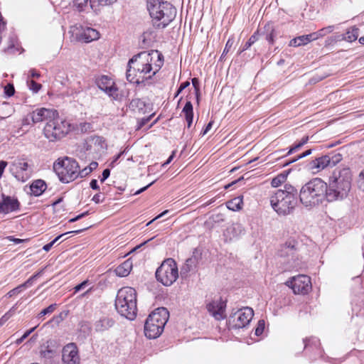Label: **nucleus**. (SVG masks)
<instances>
[{
	"instance_id": "11",
	"label": "nucleus",
	"mask_w": 364,
	"mask_h": 364,
	"mask_svg": "<svg viewBox=\"0 0 364 364\" xmlns=\"http://www.w3.org/2000/svg\"><path fill=\"white\" fill-rule=\"evenodd\" d=\"M253 316L254 311L250 307L239 309L229 317V328L232 329L245 328L250 323Z\"/></svg>"
},
{
	"instance_id": "58",
	"label": "nucleus",
	"mask_w": 364,
	"mask_h": 364,
	"mask_svg": "<svg viewBox=\"0 0 364 364\" xmlns=\"http://www.w3.org/2000/svg\"><path fill=\"white\" fill-rule=\"evenodd\" d=\"M6 239L9 241H12L16 245H18V244H20V243H22V242L26 241V240L16 238L14 236H9L6 237Z\"/></svg>"
},
{
	"instance_id": "20",
	"label": "nucleus",
	"mask_w": 364,
	"mask_h": 364,
	"mask_svg": "<svg viewBox=\"0 0 364 364\" xmlns=\"http://www.w3.org/2000/svg\"><path fill=\"white\" fill-rule=\"evenodd\" d=\"M225 307L226 301H223L221 299L213 301L206 306L208 311L218 321L225 318Z\"/></svg>"
},
{
	"instance_id": "13",
	"label": "nucleus",
	"mask_w": 364,
	"mask_h": 364,
	"mask_svg": "<svg viewBox=\"0 0 364 364\" xmlns=\"http://www.w3.org/2000/svg\"><path fill=\"white\" fill-rule=\"evenodd\" d=\"M70 33L75 36L77 41L90 43L100 38V33L90 27H83L82 25H75L70 28Z\"/></svg>"
},
{
	"instance_id": "63",
	"label": "nucleus",
	"mask_w": 364,
	"mask_h": 364,
	"mask_svg": "<svg viewBox=\"0 0 364 364\" xmlns=\"http://www.w3.org/2000/svg\"><path fill=\"white\" fill-rule=\"evenodd\" d=\"M192 85L195 87L196 93V95L198 96V93H199V87H198L199 82L196 77H193L192 79Z\"/></svg>"
},
{
	"instance_id": "32",
	"label": "nucleus",
	"mask_w": 364,
	"mask_h": 364,
	"mask_svg": "<svg viewBox=\"0 0 364 364\" xmlns=\"http://www.w3.org/2000/svg\"><path fill=\"white\" fill-rule=\"evenodd\" d=\"M151 63L159 68L163 66L164 56L158 50L151 51Z\"/></svg>"
},
{
	"instance_id": "50",
	"label": "nucleus",
	"mask_w": 364,
	"mask_h": 364,
	"mask_svg": "<svg viewBox=\"0 0 364 364\" xmlns=\"http://www.w3.org/2000/svg\"><path fill=\"white\" fill-rule=\"evenodd\" d=\"M14 92H15V90H14V87L12 84H7L5 87H4V94L5 95H6L7 97H11L14 95Z\"/></svg>"
},
{
	"instance_id": "22",
	"label": "nucleus",
	"mask_w": 364,
	"mask_h": 364,
	"mask_svg": "<svg viewBox=\"0 0 364 364\" xmlns=\"http://www.w3.org/2000/svg\"><path fill=\"white\" fill-rule=\"evenodd\" d=\"M152 70H127L126 77L127 80L134 84L143 83L147 78L145 74L150 73Z\"/></svg>"
},
{
	"instance_id": "49",
	"label": "nucleus",
	"mask_w": 364,
	"mask_h": 364,
	"mask_svg": "<svg viewBox=\"0 0 364 364\" xmlns=\"http://www.w3.org/2000/svg\"><path fill=\"white\" fill-rule=\"evenodd\" d=\"M357 185L358 188L364 192V169L358 175Z\"/></svg>"
},
{
	"instance_id": "24",
	"label": "nucleus",
	"mask_w": 364,
	"mask_h": 364,
	"mask_svg": "<svg viewBox=\"0 0 364 364\" xmlns=\"http://www.w3.org/2000/svg\"><path fill=\"white\" fill-rule=\"evenodd\" d=\"M114 323L115 321L112 317L103 316L95 322L94 328L96 332H104L112 328Z\"/></svg>"
},
{
	"instance_id": "47",
	"label": "nucleus",
	"mask_w": 364,
	"mask_h": 364,
	"mask_svg": "<svg viewBox=\"0 0 364 364\" xmlns=\"http://www.w3.org/2000/svg\"><path fill=\"white\" fill-rule=\"evenodd\" d=\"M265 323L264 320H259L257 323V326L255 328V334L256 336H260L262 334L264 330Z\"/></svg>"
},
{
	"instance_id": "6",
	"label": "nucleus",
	"mask_w": 364,
	"mask_h": 364,
	"mask_svg": "<svg viewBox=\"0 0 364 364\" xmlns=\"http://www.w3.org/2000/svg\"><path fill=\"white\" fill-rule=\"evenodd\" d=\"M169 318L167 309L160 307L152 311L144 323V334L149 339L158 338L164 331Z\"/></svg>"
},
{
	"instance_id": "26",
	"label": "nucleus",
	"mask_w": 364,
	"mask_h": 364,
	"mask_svg": "<svg viewBox=\"0 0 364 364\" xmlns=\"http://www.w3.org/2000/svg\"><path fill=\"white\" fill-rule=\"evenodd\" d=\"M359 35V29L355 26L347 30L345 34H339L336 36V41H346L348 42H353L357 40Z\"/></svg>"
},
{
	"instance_id": "12",
	"label": "nucleus",
	"mask_w": 364,
	"mask_h": 364,
	"mask_svg": "<svg viewBox=\"0 0 364 364\" xmlns=\"http://www.w3.org/2000/svg\"><path fill=\"white\" fill-rule=\"evenodd\" d=\"M286 284L292 289L296 294H306L311 289V282L309 277L299 274L291 277Z\"/></svg>"
},
{
	"instance_id": "53",
	"label": "nucleus",
	"mask_w": 364,
	"mask_h": 364,
	"mask_svg": "<svg viewBox=\"0 0 364 364\" xmlns=\"http://www.w3.org/2000/svg\"><path fill=\"white\" fill-rule=\"evenodd\" d=\"M92 171L89 167L86 166L82 170H77V178H84L88 176Z\"/></svg>"
},
{
	"instance_id": "41",
	"label": "nucleus",
	"mask_w": 364,
	"mask_h": 364,
	"mask_svg": "<svg viewBox=\"0 0 364 364\" xmlns=\"http://www.w3.org/2000/svg\"><path fill=\"white\" fill-rule=\"evenodd\" d=\"M154 115V113L150 114L149 117H143V118H141V119H139L137 120V126H136V129H141L144 126H145L150 120L153 117V116Z\"/></svg>"
},
{
	"instance_id": "16",
	"label": "nucleus",
	"mask_w": 364,
	"mask_h": 364,
	"mask_svg": "<svg viewBox=\"0 0 364 364\" xmlns=\"http://www.w3.org/2000/svg\"><path fill=\"white\" fill-rule=\"evenodd\" d=\"M28 168V164L26 161L23 159H18L12 163L10 171L18 181L25 182L31 177Z\"/></svg>"
},
{
	"instance_id": "31",
	"label": "nucleus",
	"mask_w": 364,
	"mask_h": 364,
	"mask_svg": "<svg viewBox=\"0 0 364 364\" xmlns=\"http://www.w3.org/2000/svg\"><path fill=\"white\" fill-rule=\"evenodd\" d=\"M117 0H91L90 9L97 11L102 6L110 5L114 3Z\"/></svg>"
},
{
	"instance_id": "51",
	"label": "nucleus",
	"mask_w": 364,
	"mask_h": 364,
	"mask_svg": "<svg viewBox=\"0 0 364 364\" xmlns=\"http://www.w3.org/2000/svg\"><path fill=\"white\" fill-rule=\"evenodd\" d=\"M23 289H24V288L23 287V286L21 284H20L18 287H16V288H14L13 289L10 290L7 293L6 296L8 297H12L13 296L21 293Z\"/></svg>"
},
{
	"instance_id": "42",
	"label": "nucleus",
	"mask_w": 364,
	"mask_h": 364,
	"mask_svg": "<svg viewBox=\"0 0 364 364\" xmlns=\"http://www.w3.org/2000/svg\"><path fill=\"white\" fill-rule=\"evenodd\" d=\"M78 129L82 133H87L92 131V125L89 122H82L79 124Z\"/></svg>"
},
{
	"instance_id": "60",
	"label": "nucleus",
	"mask_w": 364,
	"mask_h": 364,
	"mask_svg": "<svg viewBox=\"0 0 364 364\" xmlns=\"http://www.w3.org/2000/svg\"><path fill=\"white\" fill-rule=\"evenodd\" d=\"M328 75V74L327 75H318V77H312L310 80H309V82L310 83H312V84H314V83H316L321 80H322L323 79H324L326 77H327Z\"/></svg>"
},
{
	"instance_id": "55",
	"label": "nucleus",
	"mask_w": 364,
	"mask_h": 364,
	"mask_svg": "<svg viewBox=\"0 0 364 364\" xmlns=\"http://www.w3.org/2000/svg\"><path fill=\"white\" fill-rule=\"evenodd\" d=\"M105 200V198L102 197V195L100 193L95 194L92 198V200L95 202V203H102Z\"/></svg>"
},
{
	"instance_id": "17",
	"label": "nucleus",
	"mask_w": 364,
	"mask_h": 364,
	"mask_svg": "<svg viewBox=\"0 0 364 364\" xmlns=\"http://www.w3.org/2000/svg\"><path fill=\"white\" fill-rule=\"evenodd\" d=\"M62 360L65 364H80L79 351L75 343H70L63 347Z\"/></svg>"
},
{
	"instance_id": "37",
	"label": "nucleus",
	"mask_w": 364,
	"mask_h": 364,
	"mask_svg": "<svg viewBox=\"0 0 364 364\" xmlns=\"http://www.w3.org/2000/svg\"><path fill=\"white\" fill-rule=\"evenodd\" d=\"M196 258L191 257L186 259L185 265L182 267L181 272L185 271L186 272H190L193 269V267L196 266Z\"/></svg>"
},
{
	"instance_id": "2",
	"label": "nucleus",
	"mask_w": 364,
	"mask_h": 364,
	"mask_svg": "<svg viewBox=\"0 0 364 364\" xmlns=\"http://www.w3.org/2000/svg\"><path fill=\"white\" fill-rule=\"evenodd\" d=\"M328 185L322 179L315 178L305 183L299 192V200L301 204L312 208L318 205L325 199L327 200Z\"/></svg>"
},
{
	"instance_id": "44",
	"label": "nucleus",
	"mask_w": 364,
	"mask_h": 364,
	"mask_svg": "<svg viewBox=\"0 0 364 364\" xmlns=\"http://www.w3.org/2000/svg\"><path fill=\"white\" fill-rule=\"evenodd\" d=\"M28 84L30 90H32L34 93H37L42 87L40 83L36 82L33 80H28Z\"/></svg>"
},
{
	"instance_id": "62",
	"label": "nucleus",
	"mask_w": 364,
	"mask_h": 364,
	"mask_svg": "<svg viewBox=\"0 0 364 364\" xmlns=\"http://www.w3.org/2000/svg\"><path fill=\"white\" fill-rule=\"evenodd\" d=\"M34 280H35L34 278L31 276L24 283L21 284V285L23 286V287L24 289H26L27 287H31L33 284Z\"/></svg>"
},
{
	"instance_id": "38",
	"label": "nucleus",
	"mask_w": 364,
	"mask_h": 364,
	"mask_svg": "<svg viewBox=\"0 0 364 364\" xmlns=\"http://www.w3.org/2000/svg\"><path fill=\"white\" fill-rule=\"evenodd\" d=\"M56 307H57V304H50V306H48L47 308L43 309L38 315H37V318L38 319H41L42 318L43 316H45L46 315H48V314H52L55 309H56Z\"/></svg>"
},
{
	"instance_id": "1",
	"label": "nucleus",
	"mask_w": 364,
	"mask_h": 364,
	"mask_svg": "<svg viewBox=\"0 0 364 364\" xmlns=\"http://www.w3.org/2000/svg\"><path fill=\"white\" fill-rule=\"evenodd\" d=\"M352 174L350 168H336L329 178L327 201L333 202L346 198L351 188Z\"/></svg>"
},
{
	"instance_id": "29",
	"label": "nucleus",
	"mask_w": 364,
	"mask_h": 364,
	"mask_svg": "<svg viewBox=\"0 0 364 364\" xmlns=\"http://www.w3.org/2000/svg\"><path fill=\"white\" fill-rule=\"evenodd\" d=\"M146 102L139 98L132 99L129 103V108L139 114L146 112Z\"/></svg>"
},
{
	"instance_id": "33",
	"label": "nucleus",
	"mask_w": 364,
	"mask_h": 364,
	"mask_svg": "<svg viewBox=\"0 0 364 364\" xmlns=\"http://www.w3.org/2000/svg\"><path fill=\"white\" fill-rule=\"evenodd\" d=\"M309 43L308 36L306 35L300 36L291 39L289 43V46L299 47Z\"/></svg>"
},
{
	"instance_id": "48",
	"label": "nucleus",
	"mask_w": 364,
	"mask_h": 364,
	"mask_svg": "<svg viewBox=\"0 0 364 364\" xmlns=\"http://www.w3.org/2000/svg\"><path fill=\"white\" fill-rule=\"evenodd\" d=\"M335 28L334 26H328L327 27L323 28L318 30V35H320L321 38L325 36L328 33H330L333 31Z\"/></svg>"
},
{
	"instance_id": "36",
	"label": "nucleus",
	"mask_w": 364,
	"mask_h": 364,
	"mask_svg": "<svg viewBox=\"0 0 364 364\" xmlns=\"http://www.w3.org/2000/svg\"><path fill=\"white\" fill-rule=\"evenodd\" d=\"M258 36L259 31H257L255 33H254L253 35L250 36L248 41L245 43V45L242 47V49L241 50V52L250 48L251 46L253 45L258 40Z\"/></svg>"
},
{
	"instance_id": "40",
	"label": "nucleus",
	"mask_w": 364,
	"mask_h": 364,
	"mask_svg": "<svg viewBox=\"0 0 364 364\" xmlns=\"http://www.w3.org/2000/svg\"><path fill=\"white\" fill-rule=\"evenodd\" d=\"M234 42L235 41H234L233 38H230L228 40V41L225 44V48L223 50V52L220 56V60H222L225 58V55L230 50L231 48L232 47V46L234 44Z\"/></svg>"
},
{
	"instance_id": "23",
	"label": "nucleus",
	"mask_w": 364,
	"mask_h": 364,
	"mask_svg": "<svg viewBox=\"0 0 364 364\" xmlns=\"http://www.w3.org/2000/svg\"><path fill=\"white\" fill-rule=\"evenodd\" d=\"M328 166H330L329 155H324L315 159L309 164V168L312 171L313 173H318Z\"/></svg>"
},
{
	"instance_id": "56",
	"label": "nucleus",
	"mask_w": 364,
	"mask_h": 364,
	"mask_svg": "<svg viewBox=\"0 0 364 364\" xmlns=\"http://www.w3.org/2000/svg\"><path fill=\"white\" fill-rule=\"evenodd\" d=\"M308 36L309 43L317 40L318 38H321L320 35H318V31L316 32H314L312 33H310L309 35H306Z\"/></svg>"
},
{
	"instance_id": "57",
	"label": "nucleus",
	"mask_w": 364,
	"mask_h": 364,
	"mask_svg": "<svg viewBox=\"0 0 364 364\" xmlns=\"http://www.w3.org/2000/svg\"><path fill=\"white\" fill-rule=\"evenodd\" d=\"M110 175V170L109 168H105L102 173V177L100 178V181L103 183Z\"/></svg>"
},
{
	"instance_id": "52",
	"label": "nucleus",
	"mask_w": 364,
	"mask_h": 364,
	"mask_svg": "<svg viewBox=\"0 0 364 364\" xmlns=\"http://www.w3.org/2000/svg\"><path fill=\"white\" fill-rule=\"evenodd\" d=\"M88 228H84L82 229H80V230H74V231H70V232H65V233H63V234H61L60 235H58V237H56L53 240H52L50 242V243H53V245H54V244L60 238L62 237L63 235H65L67 234H70V233H75V234H78L81 232H82L83 230H87Z\"/></svg>"
},
{
	"instance_id": "9",
	"label": "nucleus",
	"mask_w": 364,
	"mask_h": 364,
	"mask_svg": "<svg viewBox=\"0 0 364 364\" xmlns=\"http://www.w3.org/2000/svg\"><path fill=\"white\" fill-rule=\"evenodd\" d=\"M158 282L166 287L171 286L178 277V266L172 258L165 259L156 271Z\"/></svg>"
},
{
	"instance_id": "46",
	"label": "nucleus",
	"mask_w": 364,
	"mask_h": 364,
	"mask_svg": "<svg viewBox=\"0 0 364 364\" xmlns=\"http://www.w3.org/2000/svg\"><path fill=\"white\" fill-rule=\"evenodd\" d=\"M80 331L84 333L89 334L91 331V327L87 321H82L80 323Z\"/></svg>"
},
{
	"instance_id": "7",
	"label": "nucleus",
	"mask_w": 364,
	"mask_h": 364,
	"mask_svg": "<svg viewBox=\"0 0 364 364\" xmlns=\"http://www.w3.org/2000/svg\"><path fill=\"white\" fill-rule=\"evenodd\" d=\"M77 162L69 157L63 159H58L53 164V170L58 175L59 180L64 183H68L77 178Z\"/></svg>"
},
{
	"instance_id": "27",
	"label": "nucleus",
	"mask_w": 364,
	"mask_h": 364,
	"mask_svg": "<svg viewBox=\"0 0 364 364\" xmlns=\"http://www.w3.org/2000/svg\"><path fill=\"white\" fill-rule=\"evenodd\" d=\"M182 113L184 114L188 128H190L193 119V108L191 101L186 102L182 109Z\"/></svg>"
},
{
	"instance_id": "3",
	"label": "nucleus",
	"mask_w": 364,
	"mask_h": 364,
	"mask_svg": "<svg viewBox=\"0 0 364 364\" xmlns=\"http://www.w3.org/2000/svg\"><path fill=\"white\" fill-rule=\"evenodd\" d=\"M270 204L279 215L290 214L297 204V191L291 186L286 184L284 189L277 190L270 197Z\"/></svg>"
},
{
	"instance_id": "14",
	"label": "nucleus",
	"mask_w": 364,
	"mask_h": 364,
	"mask_svg": "<svg viewBox=\"0 0 364 364\" xmlns=\"http://www.w3.org/2000/svg\"><path fill=\"white\" fill-rule=\"evenodd\" d=\"M95 83L99 89L105 92L113 100L118 99V88L112 77L107 75L99 76L96 78Z\"/></svg>"
},
{
	"instance_id": "5",
	"label": "nucleus",
	"mask_w": 364,
	"mask_h": 364,
	"mask_svg": "<svg viewBox=\"0 0 364 364\" xmlns=\"http://www.w3.org/2000/svg\"><path fill=\"white\" fill-rule=\"evenodd\" d=\"M115 308L121 316L134 320L137 314L136 290L129 287L120 289L115 299Z\"/></svg>"
},
{
	"instance_id": "34",
	"label": "nucleus",
	"mask_w": 364,
	"mask_h": 364,
	"mask_svg": "<svg viewBox=\"0 0 364 364\" xmlns=\"http://www.w3.org/2000/svg\"><path fill=\"white\" fill-rule=\"evenodd\" d=\"M90 1L91 0H73V4L79 11H83L90 8Z\"/></svg>"
},
{
	"instance_id": "61",
	"label": "nucleus",
	"mask_w": 364,
	"mask_h": 364,
	"mask_svg": "<svg viewBox=\"0 0 364 364\" xmlns=\"http://www.w3.org/2000/svg\"><path fill=\"white\" fill-rule=\"evenodd\" d=\"M87 283H88V280H85V281L82 282V283L75 286L74 288L75 292H77V291H80L81 289H84L87 286Z\"/></svg>"
},
{
	"instance_id": "54",
	"label": "nucleus",
	"mask_w": 364,
	"mask_h": 364,
	"mask_svg": "<svg viewBox=\"0 0 364 364\" xmlns=\"http://www.w3.org/2000/svg\"><path fill=\"white\" fill-rule=\"evenodd\" d=\"M37 328V326H34L33 328H31V329L26 331L23 335L19 338L17 340V343H21L24 339H26L32 332H33L35 331V329Z\"/></svg>"
},
{
	"instance_id": "39",
	"label": "nucleus",
	"mask_w": 364,
	"mask_h": 364,
	"mask_svg": "<svg viewBox=\"0 0 364 364\" xmlns=\"http://www.w3.org/2000/svg\"><path fill=\"white\" fill-rule=\"evenodd\" d=\"M311 151H312L311 149L306 150L304 153L296 156V157L293 158L292 159H290L289 161H285L284 163V164H283V166H288V165H289V164H291L298 161L300 159H302L304 157H306V156L310 155L311 154Z\"/></svg>"
},
{
	"instance_id": "10",
	"label": "nucleus",
	"mask_w": 364,
	"mask_h": 364,
	"mask_svg": "<svg viewBox=\"0 0 364 364\" xmlns=\"http://www.w3.org/2000/svg\"><path fill=\"white\" fill-rule=\"evenodd\" d=\"M299 245L296 240L289 238L278 250V255L286 260L289 267H295L299 264Z\"/></svg>"
},
{
	"instance_id": "18",
	"label": "nucleus",
	"mask_w": 364,
	"mask_h": 364,
	"mask_svg": "<svg viewBox=\"0 0 364 364\" xmlns=\"http://www.w3.org/2000/svg\"><path fill=\"white\" fill-rule=\"evenodd\" d=\"M20 202L12 196L2 195L0 200V214L7 215L20 210Z\"/></svg>"
},
{
	"instance_id": "43",
	"label": "nucleus",
	"mask_w": 364,
	"mask_h": 364,
	"mask_svg": "<svg viewBox=\"0 0 364 364\" xmlns=\"http://www.w3.org/2000/svg\"><path fill=\"white\" fill-rule=\"evenodd\" d=\"M285 178L284 175L280 174L272 180L271 185L273 187L279 186L284 181Z\"/></svg>"
},
{
	"instance_id": "35",
	"label": "nucleus",
	"mask_w": 364,
	"mask_h": 364,
	"mask_svg": "<svg viewBox=\"0 0 364 364\" xmlns=\"http://www.w3.org/2000/svg\"><path fill=\"white\" fill-rule=\"evenodd\" d=\"M309 136H304L299 142L294 144L293 146H291L289 151L287 152V155H290L297 151L298 149H301L304 144H306L309 141Z\"/></svg>"
},
{
	"instance_id": "19",
	"label": "nucleus",
	"mask_w": 364,
	"mask_h": 364,
	"mask_svg": "<svg viewBox=\"0 0 364 364\" xmlns=\"http://www.w3.org/2000/svg\"><path fill=\"white\" fill-rule=\"evenodd\" d=\"M57 110L54 109H47L45 107L38 108L33 110L28 116L33 124L39 123L43 121H50L52 117L57 116Z\"/></svg>"
},
{
	"instance_id": "8",
	"label": "nucleus",
	"mask_w": 364,
	"mask_h": 364,
	"mask_svg": "<svg viewBox=\"0 0 364 364\" xmlns=\"http://www.w3.org/2000/svg\"><path fill=\"white\" fill-rule=\"evenodd\" d=\"M69 127L68 122L60 118L57 112V116H54L46 122L43 133L49 141H55L61 139L68 133Z\"/></svg>"
},
{
	"instance_id": "45",
	"label": "nucleus",
	"mask_w": 364,
	"mask_h": 364,
	"mask_svg": "<svg viewBox=\"0 0 364 364\" xmlns=\"http://www.w3.org/2000/svg\"><path fill=\"white\" fill-rule=\"evenodd\" d=\"M343 159L341 154H335L333 156H330V166H334L338 164Z\"/></svg>"
},
{
	"instance_id": "4",
	"label": "nucleus",
	"mask_w": 364,
	"mask_h": 364,
	"mask_svg": "<svg viewBox=\"0 0 364 364\" xmlns=\"http://www.w3.org/2000/svg\"><path fill=\"white\" fill-rule=\"evenodd\" d=\"M147 8L154 26L159 28L166 27L176 15V8L169 2L163 0H149Z\"/></svg>"
},
{
	"instance_id": "59",
	"label": "nucleus",
	"mask_w": 364,
	"mask_h": 364,
	"mask_svg": "<svg viewBox=\"0 0 364 364\" xmlns=\"http://www.w3.org/2000/svg\"><path fill=\"white\" fill-rule=\"evenodd\" d=\"M12 316L11 310L6 313L1 318H0V326L2 325L4 322H6L11 316Z\"/></svg>"
},
{
	"instance_id": "25",
	"label": "nucleus",
	"mask_w": 364,
	"mask_h": 364,
	"mask_svg": "<svg viewBox=\"0 0 364 364\" xmlns=\"http://www.w3.org/2000/svg\"><path fill=\"white\" fill-rule=\"evenodd\" d=\"M47 188L46 183L41 179L35 180L30 185L31 194L36 197L41 196Z\"/></svg>"
},
{
	"instance_id": "15",
	"label": "nucleus",
	"mask_w": 364,
	"mask_h": 364,
	"mask_svg": "<svg viewBox=\"0 0 364 364\" xmlns=\"http://www.w3.org/2000/svg\"><path fill=\"white\" fill-rule=\"evenodd\" d=\"M305 354L309 355L311 360H316L318 358H323L321 348L320 341L318 338L311 337L304 340Z\"/></svg>"
},
{
	"instance_id": "30",
	"label": "nucleus",
	"mask_w": 364,
	"mask_h": 364,
	"mask_svg": "<svg viewBox=\"0 0 364 364\" xmlns=\"http://www.w3.org/2000/svg\"><path fill=\"white\" fill-rule=\"evenodd\" d=\"M243 205L242 196L235 197L227 202L226 205L229 210L237 211L242 209Z\"/></svg>"
},
{
	"instance_id": "28",
	"label": "nucleus",
	"mask_w": 364,
	"mask_h": 364,
	"mask_svg": "<svg viewBox=\"0 0 364 364\" xmlns=\"http://www.w3.org/2000/svg\"><path fill=\"white\" fill-rule=\"evenodd\" d=\"M132 269V264L129 260H126L115 269L117 276L124 277L129 275Z\"/></svg>"
},
{
	"instance_id": "64",
	"label": "nucleus",
	"mask_w": 364,
	"mask_h": 364,
	"mask_svg": "<svg viewBox=\"0 0 364 364\" xmlns=\"http://www.w3.org/2000/svg\"><path fill=\"white\" fill-rule=\"evenodd\" d=\"M274 30L272 29L269 34H267L266 40L269 42V44H273L274 43Z\"/></svg>"
},
{
	"instance_id": "21",
	"label": "nucleus",
	"mask_w": 364,
	"mask_h": 364,
	"mask_svg": "<svg viewBox=\"0 0 364 364\" xmlns=\"http://www.w3.org/2000/svg\"><path fill=\"white\" fill-rule=\"evenodd\" d=\"M137 62L138 66H141L142 68H152L151 63V52L148 53L146 51L140 52L139 53L134 55L127 63V68H132L131 65Z\"/></svg>"
}]
</instances>
